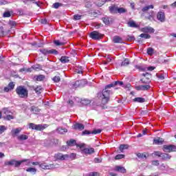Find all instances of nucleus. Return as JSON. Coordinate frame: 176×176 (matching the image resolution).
Here are the masks:
<instances>
[{
  "mask_svg": "<svg viewBox=\"0 0 176 176\" xmlns=\"http://www.w3.org/2000/svg\"><path fill=\"white\" fill-rule=\"evenodd\" d=\"M94 152V148H85L82 149V153H85V155H92Z\"/></svg>",
  "mask_w": 176,
  "mask_h": 176,
  "instance_id": "obj_12",
  "label": "nucleus"
},
{
  "mask_svg": "<svg viewBox=\"0 0 176 176\" xmlns=\"http://www.w3.org/2000/svg\"><path fill=\"white\" fill-rule=\"evenodd\" d=\"M60 6H63V4L61 3H55L53 4V8H54V9H58Z\"/></svg>",
  "mask_w": 176,
  "mask_h": 176,
  "instance_id": "obj_43",
  "label": "nucleus"
},
{
  "mask_svg": "<svg viewBox=\"0 0 176 176\" xmlns=\"http://www.w3.org/2000/svg\"><path fill=\"white\" fill-rule=\"evenodd\" d=\"M127 24L128 27H131V28H137V27H138L134 21H130L127 23Z\"/></svg>",
  "mask_w": 176,
  "mask_h": 176,
  "instance_id": "obj_24",
  "label": "nucleus"
},
{
  "mask_svg": "<svg viewBox=\"0 0 176 176\" xmlns=\"http://www.w3.org/2000/svg\"><path fill=\"white\" fill-rule=\"evenodd\" d=\"M152 164H153V166H159V164H160L159 161H157V160L153 161Z\"/></svg>",
  "mask_w": 176,
  "mask_h": 176,
  "instance_id": "obj_64",
  "label": "nucleus"
},
{
  "mask_svg": "<svg viewBox=\"0 0 176 176\" xmlns=\"http://www.w3.org/2000/svg\"><path fill=\"white\" fill-rule=\"evenodd\" d=\"M115 171H118V173H122V174H126V168L123 166H116L115 167Z\"/></svg>",
  "mask_w": 176,
  "mask_h": 176,
  "instance_id": "obj_15",
  "label": "nucleus"
},
{
  "mask_svg": "<svg viewBox=\"0 0 176 176\" xmlns=\"http://www.w3.org/2000/svg\"><path fill=\"white\" fill-rule=\"evenodd\" d=\"M55 157L56 160H68L69 159V155H63V153H58L55 155Z\"/></svg>",
  "mask_w": 176,
  "mask_h": 176,
  "instance_id": "obj_7",
  "label": "nucleus"
},
{
  "mask_svg": "<svg viewBox=\"0 0 176 176\" xmlns=\"http://www.w3.org/2000/svg\"><path fill=\"white\" fill-rule=\"evenodd\" d=\"M35 130H37V131L43 130V127L41 124H37V125L36 124Z\"/></svg>",
  "mask_w": 176,
  "mask_h": 176,
  "instance_id": "obj_57",
  "label": "nucleus"
},
{
  "mask_svg": "<svg viewBox=\"0 0 176 176\" xmlns=\"http://www.w3.org/2000/svg\"><path fill=\"white\" fill-rule=\"evenodd\" d=\"M28 173H32L33 174H36V168H28L26 169Z\"/></svg>",
  "mask_w": 176,
  "mask_h": 176,
  "instance_id": "obj_36",
  "label": "nucleus"
},
{
  "mask_svg": "<svg viewBox=\"0 0 176 176\" xmlns=\"http://www.w3.org/2000/svg\"><path fill=\"white\" fill-rule=\"evenodd\" d=\"M134 102H145V98H135L133 99Z\"/></svg>",
  "mask_w": 176,
  "mask_h": 176,
  "instance_id": "obj_29",
  "label": "nucleus"
},
{
  "mask_svg": "<svg viewBox=\"0 0 176 176\" xmlns=\"http://www.w3.org/2000/svg\"><path fill=\"white\" fill-rule=\"evenodd\" d=\"M8 24L11 27V28H14V27H16V21H10Z\"/></svg>",
  "mask_w": 176,
  "mask_h": 176,
  "instance_id": "obj_41",
  "label": "nucleus"
},
{
  "mask_svg": "<svg viewBox=\"0 0 176 176\" xmlns=\"http://www.w3.org/2000/svg\"><path fill=\"white\" fill-rule=\"evenodd\" d=\"M110 12H111L113 14H116L118 13V10L119 9V7L113 6L109 7Z\"/></svg>",
  "mask_w": 176,
  "mask_h": 176,
  "instance_id": "obj_16",
  "label": "nucleus"
},
{
  "mask_svg": "<svg viewBox=\"0 0 176 176\" xmlns=\"http://www.w3.org/2000/svg\"><path fill=\"white\" fill-rule=\"evenodd\" d=\"M89 36L91 38V39H94L95 41H100V39L102 38V34L97 31H94L90 33Z\"/></svg>",
  "mask_w": 176,
  "mask_h": 176,
  "instance_id": "obj_4",
  "label": "nucleus"
},
{
  "mask_svg": "<svg viewBox=\"0 0 176 176\" xmlns=\"http://www.w3.org/2000/svg\"><path fill=\"white\" fill-rule=\"evenodd\" d=\"M74 127L75 130H84L85 129V125L80 123H76L74 125Z\"/></svg>",
  "mask_w": 176,
  "mask_h": 176,
  "instance_id": "obj_19",
  "label": "nucleus"
},
{
  "mask_svg": "<svg viewBox=\"0 0 176 176\" xmlns=\"http://www.w3.org/2000/svg\"><path fill=\"white\" fill-rule=\"evenodd\" d=\"M94 163H101L102 162V158H94Z\"/></svg>",
  "mask_w": 176,
  "mask_h": 176,
  "instance_id": "obj_61",
  "label": "nucleus"
},
{
  "mask_svg": "<svg viewBox=\"0 0 176 176\" xmlns=\"http://www.w3.org/2000/svg\"><path fill=\"white\" fill-rule=\"evenodd\" d=\"M89 176H100V173L98 172H92L89 174Z\"/></svg>",
  "mask_w": 176,
  "mask_h": 176,
  "instance_id": "obj_60",
  "label": "nucleus"
},
{
  "mask_svg": "<svg viewBox=\"0 0 176 176\" xmlns=\"http://www.w3.org/2000/svg\"><path fill=\"white\" fill-rule=\"evenodd\" d=\"M115 86H123V81H116L107 85V89H111V87H115Z\"/></svg>",
  "mask_w": 176,
  "mask_h": 176,
  "instance_id": "obj_10",
  "label": "nucleus"
},
{
  "mask_svg": "<svg viewBox=\"0 0 176 176\" xmlns=\"http://www.w3.org/2000/svg\"><path fill=\"white\" fill-rule=\"evenodd\" d=\"M17 138L19 141H24L25 140H28V135H21L18 136Z\"/></svg>",
  "mask_w": 176,
  "mask_h": 176,
  "instance_id": "obj_28",
  "label": "nucleus"
},
{
  "mask_svg": "<svg viewBox=\"0 0 176 176\" xmlns=\"http://www.w3.org/2000/svg\"><path fill=\"white\" fill-rule=\"evenodd\" d=\"M45 78L46 76H45V75L40 74L38 76H34V79H35V80H37V82H42V80H45Z\"/></svg>",
  "mask_w": 176,
  "mask_h": 176,
  "instance_id": "obj_17",
  "label": "nucleus"
},
{
  "mask_svg": "<svg viewBox=\"0 0 176 176\" xmlns=\"http://www.w3.org/2000/svg\"><path fill=\"white\" fill-rule=\"evenodd\" d=\"M109 88H107V85L105 89L102 91V104L105 105V104H108V101H109V96L111 94V91L108 90Z\"/></svg>",
  "mask_w": 176,
  "mask_h": 176,
  "instance_id": "obj_2",
  "label": "nucleus"
},
{
  "mask_svg": "<svg viewBox=\"0 0 176 176\" xmlns=\"http://www.w3.org/2000/svg\"><path fill=\"white\" fill-rule=\"evenodd\" d=\"M4 119H6L7 120H12V119H14V117L10 114H7L6 117H4Z\"/></svg>",
  "mask_w": 176,
  "mask_h": 176,
  "instance_id": "obj_47",
  "label": "nucleus"
},
{
  "mask_svg": "<svg viewBox=\"0 0 176 176\" xmlns=\"http://www.w3.org/2000/svg\"><path fill=\"white\" fill-rule=\"evenodd\" d=\"M39 166L41 167V168H43V170H52V168H54V165H47L46 163L41 164H39Z\"/></svg>",
  "mask_w": 176,
  "mask_h": 176,
  "instance_id": "obj_11",
  "label": "nucleus"
},
{
  "mask_svg": "<svg viewBox=\"0 0 176 176\" xmlns=\"http://www.w3.org/2000/svg\"><path fill=\"white\" fill-rule=\"evenodd\" d=\"M142 76H144V78H146L147 80H149V79L152 78V76L148 72L142 74Z\"/></svg>",
  "mask_w": 176,
  "mask_h": 176,
  "instance_id": "obj_33",
  "label": "nucleus"
},
{
  "mask_svg": "<svg viewBox=\"0 0 176 176\" xmlns=\"http://www.w3.org/2000/svg\"><path fill=\"white\" fill-rule=\"evenodd\" d=\"M54 43L56 45V46H64V45H65V43L60 42L58 40H55Z\"/></svg>",
  "mask_w": 176,
  "mask_h": 176,
  "instance_id": "obj_34",
  "label": "nucleus"
},
{
  "mask_svg": "<svg viewBox=\"0 0 176 176\" xmlns=\"http://www.w3.org/2000/svg\"><path fill=\"white\" fill-rule=\"evenodd\" d=\"M140 82L142 83H144L145 85H149V83H151V81H149V80H145V78L140 79Z\"/></svg>",
  "mask_w": 176,
  "mask_h": 176,
  "instance_id": "obj_53",
  "label": "nucleus"
},
{
  "mask_svg": "<svg viewBox=\"0 0 176 176\" xmlns=\"http://www.w3.org/2000/svg\"><path fill=\"white\" fill-rule=\"evenodd\" d=\"M28 160H23L21 161H16V160H11L5 162L6 166H14V167H20L22 163L28 162Z\"/></svg>",
  "mask_w": 176,
  "mask_h": 176,
  "instance_id": "obj_3",
  "label": "nucleus"
},
{
  "mask_svg": "<svg viewBox=\"0 0 176 176\" xmlns=\"http://www.w3.org/2000/svg\"><path fill=\"white\" fill-rule=\"evenodd\" d=\"M2 113L4 114V115H9L10 113V111H9V109L8 108H4L2 110Z\"/></svg>",
  "mask_w": 176,
  "mask_h": 176,
  "instance_id": "obj_44",
  "label": "nucleus"
},
{
  "mask_svg": "<svg viewBox=\"0 0 176 176\" xmlns=\"http://www.w3.org/2000/svg\"><path fill=\"white\" fill-rule=\"evenodd\" d=\"M82 19V15L76 14L74 16V20H80Z\"/></svg>",
  "mask_w": 176,
  "mask_h": 176,
  "instance_id": "obj_58",
  "label": "nucleus"
},
{
  "mask_svg": "<svg viewBox=\"0 0 176 176\" xmlns=\"http://www.w3.org/2000/svg\"><path fill=\"white\" fill-rule=\"evenodd\" d=\"M153 52H155V50L152 47H148L147 49V54H149V56H152L153 54Z\"/></svg>",
  "mask_w": 176,
  "mask_h": 176,
  "instance_id": "obj_40",
  "label": "nucleus"
},
{
  "mask_svg": "<svg viewBox=\"0 0 176 176\" xmlns=\"http://www.w3.org/2000/svg\"><path fill=\"white\" fill-rule=\"evenodd\" d=\"M163 142H164V140L160 138L153 140V144L155 145H162Z\"/></svg>",
  "mask_w": 176,
  "mask_h": 176,
  "instance_id": "obj_20",
  "label": "nucleus"
},
{
  "mask_svg": "<svg viewBox=\"0 0 176 176\" xmlns=\"http://www.w3.org/2000/svg\"><path fill=\"white\" fill-rule=\"evenodd\" d=\"M113 43H123V38L119 36H114L113 37Z\"/></svg>",
  "mask_w": 176,
  "mask_h": 176,
  "instance_id": "obj_14",
  "label": "nucleus"
},
{
  "mask_svg": "<svg viewBox=\"0 0 176 176\" xmlns=\"http://www.w3.org/2000/svg\"><path fill=\"white\" fill-rule=\"evenodd\" d=\"M6 130V126H0V134H2Z\"/></svg>",
  "mask_w": 176,
  "mask_h": 176,
  "instance_id": "obj_59",
  "label": "nucleus"
},
{
  "mask_svg": "<svg viewBox=\"0 0 176 176\" xmlns=\"http://www.w3.org/2000/svg\"><path fill=\"white\" fill-rule=\"evenodd\" d=\"M67 146H74L75 145H77L76 140L74 139H71L70 140L67 142Z\"/></svg>",
  "mask_w": 176,
  "mask_h": 176,
  "instance_id": "obj_23",
  "label": "nucleus"
},
{
  "mask_svg": "<svg viewBox=\"0 0 176 176\" xmlns=\"http://www.w3.org/2000/svg\"><path fill=\"white\" fill-rule=\"evenodd\" d=\"M102 131V129H94L92 132L91 134H100Z\"/></svg>",
  "mask_w": 176,
  "mask_h": 176,
  "instance_id": "obj_54",
  "label": "nucleus"
},
{
  "mask_svg": "<svg viewBox=\"0 0 176 176\" xmlns=\"http://www.w3.org/2000/svg\"><path fill=\"white\" fill-rule=\"evenodd\" d=\"M137 156L139 157V159H146V155L144 153H138Z\"/></svg>",
  "mask_w": 176,
  "mask_h": 176,
  "instance_id": "obj_38",
  "label": "nucleus"
},
{
  "mask_svg": "<svg viewBox=\"0 0 176 176\" xmlns=\"http://www.w3.org/2000/svg\"><path fill=\"white\" fill-rule=\"evenodd\" d=\"M124 157V155L118 154L115 157L116 160H120V159H123Z\"/></svg>",
  "mask_w": 176,
  "mask_h": 176,
  "instance_id": "obj_45",
  "label": "nucleus"
},
{
  "mask_svg": "<svg viewBox=\"0 0 176 176\" xmlns=\"http://www.w3.org/2000/svg\"><path fill=\"white\" fill-rule=\"evenodd\" d=\"M151 14H149V16H145V19H146L147 20H150V21H152V20H153V15H152L153 11H151Z\"/></svg>",
  "mask_w": 176,
  "mask_h": 176,
  "instance_id": "obj_46",
  "label": "nucleus"
},
{
  "mask_svg": "<svg viewBox=\"0 0 176 176\" xmlns=\"http://www.w3.org/2000/svg\"><path fill=\"white\" fill-rule=\"evenodd\" d=\"M142 32H144V34H153L155 32V29L150 26L144 27L141 29Z\"/></svg>",
  "mask_w": 176,
  "mask_h": 176,
  "instance_id": "obj_9",
  "label": "nucleus"
},
{
  "mask_svg": "<svg viewBox=\"0 0 176 176\" xmlns=\"http://www.w3.org/2000/svg\"><path fill=\"white\" fill-rule=\"evenodd\" d=\"M89 134H91V131L88 130H85L82 132V135H89Z\"/></svg>",
  "mask_w": 176,
  "mask_h": 176,
  "instance_id": "obj_51",
  "label": "nucleus"
},
{
  "mask_svg": "<svg viewBox=\"0 0 176 176\" xmlns=\"http://www.w3.org/2000/svg\"><path fill=\"white\" fill-rule=\"evenodd\" d=\"M76 146L78 148H80V149H83V148H85V146H86V144L85 143H81L79 144H76Z\"/></svg>",
  "mask_w": 176,
  "mask_h": 176,
  "instance_id": "obj_56",
  "label": "nucleus"
},
{
  "mask_svg": "<svg viewBox=\"0 0 176 176\" xmlns=\"http://www.w3.org/2000/svg\"><path fill=\"white\" fill-rule=\"evenodd\" d=\"M176 146L174 144L167 145L165 144L163 146L164 152H175Z\"/></svg>",
  "mask_w": 176,
  "mask_h": 176,
  "instance_id": "obj_5",
  "label": "nucleus"
},
{
  "mask_svg": "<svg viewBox=\"0 0 176 176\" xmlns=\"http://www.w3.org/2000/svg\"><path fill=\"white\" fill-rule=\"evenodd\" d=\"M117 13H119L120 14H122L123 13H127V9L124 8H118Z\"/></svg>",
  "mask_w": 176,
  "mask_h": 176,
  "instance_id": "obj_30",
  "label": "nucleus"
},
{
  "mask_svg": "<svg viewBox=\"0 0 176 176\" xmlns=\"http://www.w3.org/2000/svg\"><path fill=\"white\" fill-rule=\"evenodd\" d=\"M21 131V128H17L15 129H12L11 133L12 135H17V134H19Z\"/></svg>",
  "mask_w": 176,
  "mask_h": 176,
  "instance_id": "obj_26",
  "label": "nucleus"
},
{
  "mask_svg": "<svg viewBox=\"0 0 176 176\" xmlns=\"http://www.w3.org/2000/svg\"><path fill=\"white\" fill-rule=\"evenodd\" d=\"M31 112H33V113L36 115L41 112V109H39L38 107H36L35 106H32L31 107Z\"/></svg>",
  "mask_w": 176,
  "mask_h": 176,
  "instance_id": "obj_25",
  "label": "nucleus"
},
{
  "mask_svg": "<svg viewBox=\"0 0 176 176\" xmlns=\"http://www.w3.org/2000/svg\"><path fill=\"white\" fill-rule=\"evenodd\" d=\"M10 12L8 11L3 13V17H10Z\"/></svg>",
  "mask_w": 176,
  "mask_h": 176,
  "instance_id": "obj_63",
  "label": "nucleus"
},
{
  "mask_svg": "<svg viewBox=\"0 0 176 176\" xmlns=\"http://www.w3.org/2000/svg\"><path fill=\"white\" fill-rule=\"evenodd\" d=\"M149 89H151V85H142V91H148Z\"/></svg>",
  "mask_w": 176,
  "mask_h": 176,
  "instance_id": "obj_35",
  "label": "nucleus"
},
{
  "mask_svg": "<svg viewBox=\"0 0 176 176\" xmlns=\"http://www.w3.org/2000/svg\"><path fill=\"white\" fill-rule=\"evenodd\" d=\"M60 61L63 63V64H65L66 63H69V57L61 56V58H60Z\"/></svg>",
  "mask_w": 176,
  "mask_h": 176,
  "instance_id": "obj_22",
  "label": "nucleus"
},
{
  "mask_svg": "<svg viewBox=\"0 0 176 176\" xmlns=\"http://www.w3.org/2000/svg\"><path fill=\"white\" fill-rule=\"evenodd\" d=\"M15 91L20 98H27L28 97V90L23 86L17 87Z\"/></svg>",
  "mask_w": 176,
  "mask_h": 176,
  "instance_id": "obj_1",
  "label": "nucleus"
},
{
  "mask_svg": "<svg viewBox=\"0 0 176 176\" xmlns=\"http://www.w3.org/2000/svg\"><path fill=\"white\" fill-rule=\"evenodd\" d=\"M8 88H9L10 90H13V89H14V82H10L8 84Z\"/></svg>",
  "mask_w": 176,
  "mask_h": 176,
  "instance_id": "obj_49",
  "label": "nucleus"
},
{
  "mask_svg": "<svg viewBox=\"0 0 176 176\" xmlns=\"http://www.w3.org/2000/svg\"><path fill=\"white\" fill-rule=\"evenodd\" d=\"M76 72L77 74H82V72H83V67L82 66H80V67L76 68Z\"/></svg>",
  "mask_w": 176,
  "mask_h": 176,
  "instance_id": "obj_37",
  "label": "nucleus"
},
{
  "mask_svg": "<svg viewBox=\"0 0 176 176\" xmlns=\"http://www.w3.org/2000/svg\"><path fill=\"white\" fill-rule=\"evenodd\" d=\"M52 80H54V82H55L56 83L60 82V80H61V78H60V76H54L52 78Z\"/></svg>",
  "mask_w": 176,
  "mask_h": 176,
  "instance_id": "obj_48",
  "label": "nucleus"
},
{
  "mask_svg": "<svg viewBox=\"0 0 176 176\" xmlns=\"http://www.w3.org/2000/svg\"><path fill=\"white\" fill-rule=\"evenodd\" d=\"M128 148H129V145L127 144H121L120 146V151L122 153H123V151H124V149H128Z\"/></svg>",
  "mask_w": 176,
  "mask_h": 176,
  "instance_id": "obj_31",
  "label": "nucleus"
},
{
  "mask_svg": "<svg viewBox=\"0 0 176 176\" xmlns=\"http://www.w3.org/2000/svg\"><path fill=\"white\" fill-rule=\"evenodd\" d=\"M157 19L161 23H164L166 21V14H164V12H158Z\"/></svg>",
  "mask_w": 176,
  "mask_h": 176,
  "instance_id": "obj_8",
  "label": "nucleus"
},
{
  "mask_svg": "<svg viewBox=\"0 0 176 176\" xmlns=\"http://www.w3.org/2000/svg\"><path fill=\"white\" fill-rule=\"evenodd\" d=\"M140 38H144V39H151V35L145 33H142L140 35Z\"/></svg>",
  "mask_w": 176,
  "mask_h": 176,
  "instance_id": "obj_32",
  "label": "nucleus"
},
{
  "mask_svg": "<svg viewBox=\"0 0 176 176\" xmlns=\"http://www.w3.org/2000/svg\"><path fill=\"white\" fill-rule=\"evenodd\" d=\"M91 101L89 99H83L80 100V104L82 105H89V104H91Z\"/></svg>",
  "mask_w": 176,
  "mask_h": 176,
  "instance_id": "obj_27",
  "label": "nucleus"
},
{
  "mask_svg": "<svg viewBox=\"0 0 176 176\" xmlns=\"http://www.w3.org/2000/svg\"><path fill=\"white\" fill-rule=\"evenodd\" d=\"M32 87L33 90H34L35 93H36L37 94H41V93H42V91H43V88H42L41 86H37L36 87L33 86Z\"/></svg>",
  "mask_w": 176,
  "mask_h": 176,
  "instance_id": "obj_18",
  "label": "nucleus"
},
{
  "mask_svg": "<svg viewBox=\"0 0 176 176\" xmlns=\"http://www.w3.org/2000/svg\"><path fill=\"white\" fill-rule=\"evenodd\" d=\"M154 6L153 5H150V6H146L145 7H143L142 8V12H143V13L142 14V16H145V13H148V10H149V9H153Z\"/></svg>",
  "mask_w": 176,
  "mask_h": 176,
  "instance_id": "obj_13",
  "label": "nucleus"
},
{
  "mask_svg": "<svg viewBox=\"0 0 176 176\" xmlns=\"http://www.w3.org/2000/svg\"><path fill=\"white\" fill-rule=\"evenodd\" d=\"M32 68L36 71V69H42V66H41V65H36L32 66Z\"/></svg>",
  "mask_w": 176,
  "mask_h": 176,
  "instance_id": "obj_55",
  "label": "nucleus"
},
{
  "mask_svg": "<svg viewBox=\"0 0 176 176\" xmlns=\"http://www.w3.org/2000/svg\"><path fill=\"white\" fill-rule=\"evenodd\" d=\"M29 129H32V130H35L36 129V124L34 123H30L29 124Z\"/></svg>",
  "mask_w": 176,
  "mask_h": 176,
  "instance_id": "obj_52",
  "label": "nucleus"
},
{
  "mask_svg": "<svg viewBox=\"0 0 176 176\" xmlns=\"http://www.w3.org/2000/svg\"><path fill=\"white\" fill-rule=\"evenodd\" d=\"M163 153H160V151L154 152L155 156H158V157H162V155Z\"/></svg>",
  "mask_w": 176,
  "mask_h": 176,
  "instance_id": "obj_62",
  "label": "nucleus"
},
{
  "mask_svg": "<svg viewBox=\"0 0 176 176\" xmlns=\"http://www.w3.org/2000/svg\"><path fill=\"white\" fill-rule=\"evenodd\" d=\"M126 39H127V41H129V42H133V41H135V37H134V36L128 35V36H126Z\"/></svg>",
  "mask_w": 176,
  "mask_h": 176,
  "instance_id": "obj_39",
  "label": "nucleus"
},
{
  "mask_svg": "<svg viewBox=\"0 0 176 176\" xmlns=\"http://www.w3.org/2000/svg\"><path fill=\"white\" fill-rule=\"evenodd\" d=\"M161 158L162 160H170L171 159V155L170 154H167L166 153H162L161 155Z\"/></svg>",
  "mask_w": 176,
  "mask_h": 176,
  "instance_id": "obj_21",
  "label": "nucleus"
},
{
  "mask_svg": "<svg viewBox=\"0 0 176 176\" xmlns=\"http://www.w3.org/2000/svg\"><path fill=\"white\" fill-rule=\"evenodd\" d=\"M40 52L45 56H47V54H58V52L56 50H47L45 49H41V50H40Z\"/></svg>",
  "mask_w": 176,
  "mask_h": 176,
  "instance_id": "obj_6",
  "label": "nucleus"
},
{
  "mask_svg": "<svg viewBox=\"0 0 176 176\" xmlns=\"http://www.w3.org/2000/svg\"><path fill=\"white\" fill-rule=\"evenodd\" d=\"M129 59L126 58L121 63V67H126V65H129Z\"/></svg>",
  "mask_w": 176,
  "mask_h": 176,
  "instance_id": "obj_42",
  "label": "nucleus"
},
{
  "mask_svg": "<svg viewBox=\"0 0 176 176\" xmlns=\"http://www.w3.org/2000/svg\"><path fill=\"white\" fill-rule=\"evenodd\" d=\"M102 20L103 23H104V24L106 25H108L109 24V19H108V18H102Z\"/></svg>",
  "mask_w": 176,
  "mask_h": 176,
  "instance_id": "obj_50",
  "label": "nucleus"
}]
</instances>
